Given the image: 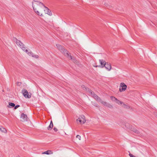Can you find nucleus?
<instances>
[{"mask_svg":"<svg viewBox=\"0 0 157 157\" xmlns=\"http://www.w3.org/2000/svg\"><path fill=\"white\" fill-rule=\"evenodd\" d=\"M56 46L57 48L61 52L64 54L65 56L67 57L69 59L72 60L74 63L78 64V61L75 59H73L72 56L70 55V54L69 52L66 50L64 49L61 45L59 44H57Z\"/></svg>","mask_w":157,"mask_h":157,"instance_id":"f257e3e1","label":"nucleus"},{"mask_svg":"<svg viewBox=\"0 0 157 157\" xmlns=\"http://www.w3.org/2000/svg\"><path fill=\"white\" fill-rule=\"evenodd\" d=\"M16 43L18 46L23 51H25L27 53L29 56H32V57H35L36 58H38V55H35V56H33V54L31 52H29L28 50L25 49V48L24 47V45L20 41L16 39Z\"/></svg>","mask_w":157,"mask_h":157,"instance_id":"f03ea898","label":"nucleus"},{"mask_svg":"<svg viewBox=\"0 0 157 157\" xmlns=\"http://www.w3.org/2000/svg\"><path fill=\"white\" fill-rule=\"evenodd\" d=\"M34 2H33L32 3V6L34 11L39 15L41 16H42V14H40L39 12L38 11H36V8L35 7L36 5H42L44 6V4L42 2L37 1H34Z\"/></svg>","mask_w":157,"mask_h":157,"instance_id":"7ed1b4c3","label":"nucleus"},{"mask_svg":"<svg viewBox=\"0 0 157 157\" xmlns=\"http://www.w3.org/2000/svg\"><path fill=\"white\" fill-rule=\"evenodd\" d=\"M86 90L89 93V95L92 96L96 100H100V98L96 94H95L94 92L88 88H85Z\"/></svg>","mask_w":157,"mask_h":157,"instance_id":"20e7f679","label":"nucleus"},{"mask_svg":"<svg viewBox=\"0 0 157 157\" xmlns=\"http://www.w3.org/2000/svg\"><path fill=\"white\" fill-rule=\"evenodd\" d=\"M127 87V85L124 83L121 82L120 84L119 91L120 92L124 91L126 90Z\"/></svg>","mask_w":157,"mask_h":157,"instance_id":"39448f33","label":"nucleus"},{"mask_svg":"<svg viewBox=\"0 0 157 157\" xmlns=\"http://www.w3.org/2000/svg\"><path fill=\"white\" fill-rule=\"evenodd\" d=\"M22 93L24 96L26 98H31V95L28 94L27 90H26L23 89L22 90Z\"/></svg>","mask_w":157,"mask_h":157,"instance_id":"423d86ee","label":"nucleus"},{"mask_svg":"<svg viewBox=\"0 0 157 157\" xmlns=\"http://www.w3.org/2000/svg\"><path fill=\"white\" fill-rule=\"evenodd\" d=\"M99 61L100 63L101 64V66L97 65L94 66V67H99L101 68L104 67L105 66V63H106L105 61L103 59H99Z\"/></svg>","mask_w":157,"mask_h":157,"instance_id":"0eeeda50","label":"nucleus"},{"mask_svg":"<svg viewBox=\"0 0 157 157\" xmlns=\"http://www.w3.org/2000/svg\"><path fill=\"white\" fill-rule=\"evenodd\" d=\"M104 67H105L106 69L108 71H110L111 70L112 68L111 64L108 62L106 63Z\"/></svg>","mask_w":157,"mask_h":157,"instance_id":"6e6552de","label":"nucleus"},{"mask_svg":"<svg viewBox=\"0 0 157 157\" xmlns=\"http://www.w3.org/2000/svg\"><path fill=\"white\" fill-rule=\"evenodd\" d=\"M21 121L24 122L27 121L28 117L26 115L22 113L21 115Z\"/></svg>","mask_w":157,"mask_h":157,"instance_id":"1a4fd4ad","label":"nucleus"},{"mask_svg":"<svg viewBox=\"0 0 157 157\" xmlns=\"http://www.w3.org/2000/svg\"><path fill=\"white\" fill-rule=\"evenodd\" d=\"M45 8V9L44 10V12L45 13L47 14L50 16L52 15V12L50 10H49L48 8L45 6H44Z\"/></svg>","mask_w":157,"mask_h":157,"instance_id":"9d476101","label":"nucleus"},{"mask_svg":"<svg viewBox=\"0 0 157 157\" xmlns=\"http://www.w3.org/2000/svg\"><path fill=\"white\" fill-rule=\"evenodd\" d=\"M79 118H80V120H81L83 124H84L86 122V120L85 119V117L84 116H82L79 117Z\"/></svg>","mask_w":157,"mask_h":157,"instance_id":"9b49d317","label":"nucleus"},{"mask_svg":"<svg viewBox=\"0 0 157 157\" xmlns=\"http://www.w3.org/2000/svg\"><path fill=\"white\" fill-rule=\"evenodd\" d=\"M15 104L13 103L12 102H9V105L7 106V107L10 108H13L15 106Z\"/></svg>","mask_w":157,"mask_h":157,"instance_id":"f8f14e48","label":"nucleus"},{"mask_svg":"<svg viewBox=\"0 0 157 157\" xmlns=\"http://www.w3.org/2000/svg\"><path fill=\"white\" fill-rule=\"evenodd\" d=\"M53 124L52 122L51 121L50 125L48 127V130H51L53 127Z\"/></svg>","mask_w":157,"mask_h":157,"instance_id":"ddd939ff","label":"nucleus"},{"mask_svg":"<svg viewBox=\"0 0 157 157\" xmlns=\"http://www.w3.org/2000/svg\"><path fill=\"white\" fill-rule=\"evenodd\" d=\"M0 130L1 132H3L6 133L7 132L6 128L1 126H0Z\"/></svg>","mask_w":157,"mask_h":157,"instance_id":"4468645a","label":"nucleus"},{"mask_svg":"<svg viewBox=\"0 0 157 157\" xmlns=\"http://www.w3.org/2000/svg\"><path fill=\"white\" fill-rule=\"evenodd\" d=\"M97 101L100 102L103 105L105 106H106L107 104V102L105 101H102L101 99L100 100Z\"/></svg>","mask_w":157,"mask_h":157,"instance_id":"2eb2a0df","label":"nucleus"},{"mask_svg":"<svg viewBox=\"0 0 157 157\" xmlns=\"http://www.w3.org/2000/svg\"><path fill=\"white\" fill-rule=\"evenodd\" d=\"M123 104L122 106L123 107H124V108H126L127 109H129L130 108L129 106L124 103H123V104Z\"/></svg>","mask_w":157,"mask_h":157,"instance_id":"dca6fc26","label":"nucleus"},{"mask_svg":"<svg viewBox=\"0 0 157 157\" xmlns=\"http://www.w3.org/2000/svg\"><path fill=\"white\" fill-rule=\"evenodd\" d=\"M116 102L118 105H122L123 103V102L120 101L118 99H117V100L116 101Z\"/></svg>","mask_w":157,"mask_h":157,"instance_id":"f3484780","label":"nucleus"},{"mask_svg":"<svg viewBox=\"0 0 157 157\" xmlns=\"http://www.w3.org/2000/svg\"><path fill=\"white\" fill-rule=\"evenodd\" d=\"M110 97V98H111V99L113 101H115V102H116V101L117 100V99L115 97H114L113 96H111Z\"/></svg>","mask_w":157,"mask_h":157,"instance_id":"a211bd4d","label":"nucleus"},{"mask_svg":"<svg viewBox=\"0 0 157 157\" xmlns=\"http://www.w3.org/2000/svg\"><path fill=\"white\" fill-rule=\"evenodd\" d=\"M51 153V151L50 150H48L47 151L44 152L43 154L49 155Z\"/></svg>","mask_w":157,"mask_h":157,"instance_id":"6ab92c4d","label":"nucleus"},{"mask_svg":"<svg viewBox=\"0 0 157 157\" xmlns=\"http://www.w3.org/2000/svg\"><path fill=\"white\" fill-rule=\"evenodd\" d=\"M77 122L78 121L79 122V124H83L81 120H80V118H78V119H77Z\"/></svg>","mask_w":157,"mask_h":157,"instance_id":"aec40b11","label":"nucleus"},{"mask_svg":"<svg viewBox=\"0 0 157 157\" xmlns=\"http://www.w3.org/2000/svg\"><path fill=\"white\" fill-rule=\"evenodd\" d=\"M106 106L110 108H112L113 107L112 105L109 103H107Z\"/></svg>","mask_w":157,"mask_h":157,"instance_id":"412c9836","label":"nucleus"},{"mask_svg":"<svg viewBox=\"0 0 157 157\" xmlns=\"http://www.w3.org/2000/svg\"><path fill=\"white\" fill-rule=\"evenodd\" d=\"M76 138H78L79 140H81V136H80L79 135H77Z\"/></svg>","mask_w":157,"mask_h":157,"instance_id":"4be33fe9","label":"nucleus"},{"mask_svg":"<svg viewBox=\"0 0 157 157\" xmlns=\"http://www.w3.org/2000/svg\"><path fill=\"white\" fill-rule=\"evenodd\" d=\"M19 106H20V105H17L15 106L14 107V109H16L18 107H19Z\"/></svg>","mask_w":157,"mask_h":157,"instance_id":"5701e85b","label":"nucleus"},{"mask_svg":"<svg viewBox=\"0 0 157 157\" xmlns=\"http://www.w3.org/2000/svg\"><path fill=\"white\" fill-rule=\"evenodd\" d=\"M129 155L130 157H136V156H134L133 155L130 153Z\"/></svg>","mask_w":157,"mask_h":157,"instance_id":"b1692460","label":"nucleus"},{"mask_svg":"<svg viewBox=\"0 0 157 157\" xmlns=\"http://www.w3.org/2000/svg\"><path fill=\"white\" fill-rule=\"evenodd\" d=\"M134 132H135L137 133H139V132L137 130H135L134 131Z\"/></svg>","mask_w":157,"mask_h":157,"instance_id":"393cba45","label":"nucleus"},{"mask_svg":"<svg viewBox=\"0 0 157 157\" xmlns=\"http://www.w3.org/2000/svg\"><path fill=\"white\" fill-rule=\"evenodd\" d=\"M54 130L56 132H57L58 131L57 129L56 128H55V127L54 128Z\"/></svg>","mask_w":157,"mask_h":157,"instance_id":"a878e982","label":"nucleus"},{"mask_svg":"<svg viewBox=\"0 0 157 157\" xmlns=\"http://www.w3.org/2000/svg\"><path fill=\"white\" fill-rule=\"evenodd\" d=\"M82 87L83 89V90H86V89H85V88H86V87H85V86L82 85Z\"/></svg>","mask_w":157,"mask_h":157,"instance_id":"bb28decb","label":"nucleus"},{"mask_svg":"<svg viewBox=\"0 0 157 157\" xmlns=\"http://www.w3.org/2000/svg\"><path fill=\"white\" fill-rule=\"evenodd\" d=\"M21 84V83L20 82H18L17 83V85H18V86H20Z\"/></svg>","mask_w":157,"mask_h":157,"instance_id":"cd10ccee","label":"nucleus"},{"mask_svg":"<svg viewBox=\"0 0 157 157\" xmlns=\"http://www.w3.org/2000/svg\"><path fill=\"white\" fill-rule=\"evenodd\" d=\"M36 11H37V10H36Z\"/></svg>","mask_w":157,"mask_h":157,"instance_id":"c85d7f7f","label":"nucleus"}]
</instances>
